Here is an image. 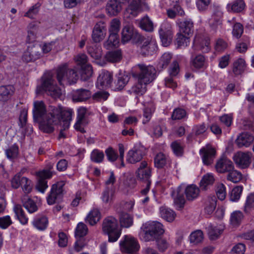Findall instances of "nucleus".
Masks as SVG:
<instances>
[{
    "label": "nucleus",
    "mask_w": 254,
    "mask_h": 254,
    "mask_svg": "<svg viewBox=\"0 0 254 254\" xmlns=\"http://www.w3.org/2000/svg\"><path fill=\"white\" fill-rule=\"evenodd\" d=\"M33 118L39 121L40 130L46 133H51L54 130V126L63 122L64 129L68 128L72 120V109L62 106H50L48 113L46 114V106L42 101L34 102Z\"/></svg>",
    "instance_id": "f257e3e1"
},
{
    "label": "nucleus",
    "mask_w": 254,
    "mask_h": 254,
    "mask_svg": "<svg viewBox=\"0 0 254 254\" xmlns=\"http://www.w3.org/2000/svg\"><path fill=\"white\" fill-rule=\"evenodd\" d=\"M162 225L158 222H147L141 227L140 236L146 242L156 240L157 249L160 252H165L170 246L169 242L165 239L159 238L164 233Z\"/></svg>",
    "instance_id": "f03ea898"
},
{
    "label": "nucleus",
    "mask_w": 254,
    "mask_h": 254,
    "mask_svg": "<svg viewBox=\"0 0 254 254\" xmlns=\"http://www.w3.org/2000/svg\"><path fill=\"white\" fill-rule=\"evenodd\" d=\"M38 94L45 92L54 99L60 98L62 96L61 89L58 87L53 75L49 72L44 74L41 78V84L37 87Z\"/></svg>",
    "instance_id": "7ed1b4c3"
},
{
    "label": "nucleus",
    "mask_w": 254,
    "mask_h": 254,
    "mask_svg": "<svg viewBox=\"0 0 254 254\" xmlns=\"http://www.w3.org/2000/svg\"><path fill=\"white\" fill-rule=\"evenodd\" d=\"M102 230L104 234L108 236L110 242H116L121 234L118 220L112 216L107 217L104 219Z\"/></svg>",
    "instance_id": "20e7f679"
},
{
    "label": "nucleus",
    "mask_w": 254,
    "mask_h": 254,
    "mask_svg": "<svg viewBox=\"0 0 254 254\" xmlns=\"http://www.w3.org/2000/svg\"><path fill=\"white\" fill-rule=\"evenodd\" d=\"M57 79L61 85L75 83L78 75L75 69L69 68L67 64L60 66L56 70Z\"/></svg>",
    "instance_id": "39448f33"
},
{
    "label": "nucleus",
    "mask_w": 254,
    "mask_h": 254,
    "mask_svg": "<svg viewBox=\"0 0 254 254\" xmlns=\"http://www.w3.org/2000/svg\"><path fill=\"white\" fill-rule=\"evenodd\" d=\"M136 71L132 73L133 77L144 83L151 82L156 77V70L152 65L140 64L135 66Z\"/></svg>",
    "instance_id": "423d86ee"
},
{
    "label": "nucleus",
    "mask_w": 254,
    "mask_h": 254,
    "mask_svg": "<svg viewBox=\"0 0 254 254\" xmlns=\"http://www.w3.org/2000/svg\"><path fill=\"white\" fill-rule=\"evenodd\" d=\"M143 39V36L141 35L132 25H127L122 30L121 42L124 44L131 40L133 43H139Z\"/></svg>",
    "instance_id": "0eeeda50"
},
{
    "label": "nucleus",
    "mask_w": 254,
    "mask_h": 254,
    "mask_svg": "<svg viewBox=\"0 0 254 254\" xmlns=\"http://www.w3.org/2000/svg\"><path fill=\"white\" fill-rule=\"evenodd\" d=\"M146 152L145 148L141 144H135L127 154V161L130 164H135L140 162Z\"/></svg>",
    "instance_id": "6e6552de"
},
{
    "label": "nucleus",
    "mask_w": 254,
    "mask_h": 254,
    "mask_svg": "<svg viewBox=\"0 0 254 254\" xmlns=\"http://www.w3.org/2000/svg\"><path fill=\"white\" fill-rule=\"evenodd\" d=\"M120 245L122 252L126 254H132L139 249L136 240L130 235L125 236L124 239L121 241Z\"/></svg>",
    "instance_id": "1a4fd4ad"
},
{
    "label": "nucleus",
    "mask_w": 254,
    "mask_h": 254,
    "mask_svg": "<svg viewBox=\"0 0 254 254\" xmlns=\"http://www.w3.org/2000/svg\"><path fill=\"white\" fill-rule=\"evenodd\" d=\"M135 174L139 181L142 183L151 182V169L146 161L141 162Z\"/></svg>",
    "instance_id": "9d476101"
},
{
    "label": "nucleus",
    "mask_w": 254,
    "mask_h": 254,
    "mask_svg": "<svg viewBox=\"0 0 254 254\" xmlns=\"http://www.w3.org/2000/svg\"><path fill=\"white\" fill-rule=\"evenodd\" d=\"M64 186V183L63 181L52 185L50 193L47 197V203L49 205L54 204L61 198Z\"/></svg>",
    "instance_id": "9b49d317"
},
{
    "label": "nucleus",
    "mask_w": 254,
    "mask_h": 254,
    "mask_svg": "<svg viewBox=\"0 0 254 254\" xmlns=\"http://www.w3.org/2000/svg\"><path fill=\"white\" fill-rule=\"evenodd\" d=\"M160 37L164 47L169 46L172 40L173 33L171 24L167 22L163 23L159 30Z\"/></svg>",
    "instance_id": "f8f14e48"
},
{
    "label": "nucleus",
    "mask_w": 254,
    "mask_h": 254,
    "mask_svg": "<svg viewBox=\"0 0 254 254\" xmlns=\"http://www.w3.org/2000/svg\"><path fill=\"white\" fill-rule=\"evenodd\" d=\"M41 48L39 45H29L22 56L23 61L28 63L39 59L41 56Z\"/></svg>",
    "instance_id": "ddd939ff"
},
{
    "label": "nucleus",
    "mask_w": 254,
    "mask_h": 254,
    "mask_svg": "<svg viewBox=\"0 0 254 254\" xmlns=\"http://www.w3.org/2000/svg\"><path fill=\"white\" fill-rule=\"evenodd\" d=\"M106 33V24L104 22L100 21L97 22L93 28L92 39L95 43L100 42L104 39Z\"/></svg>",
    "instance_id": "4468645a"
},
{
    "label": "nucleus",
    "mask_w": 254,
    "mask_h": 254,
    "mask_svg": "<svg viewBox=\"0 0 254 254\" xmlns=\"http://www.w3.org/2000/svg\"><path fill=\"white\" fill-rule=\"evenodd\" d=\"M52 175V172L48 170H44L37 173L39 179L36 188L39 191L44 193L45 190L48 187L47 181L46 179H50Z\"/></svg>",
    "instance_id": "2eb2a0df"
},
{
    "label": "nucleus",
    "mask_w": 254,
    "mask_h": 254,
    "mask_svg": "<svg viewBox=\"0 0 254 254\" xmlns=\"http://www.w3.org/2000/svg\"><path fill=\"white\" fill-rule=\"evenodd\" d=\"M199 153L201 156L203 163L206 165L211 164L215 157L216 150L209 145L202 148Z\"/></svg>",
    "instance_id": "dca6fc26"
},
{
    "label": "nucleus",
    "mask_w": 254,
    "mask_h": 254,
    "mask_svg": "<svg viewBox=\"0 0 254 254\" xmlns=\"http://www.w3.org/2000/svg\"><path fill=\"white\" fill-rule=\"evenodd\" d=\"M87 111V109L83 107H80L77 110V121L74 125V128L81 133L85 132L84 127L88 123L85 119Z\"/></svg>",
    "instance_id": "f3484780"
},
{
    "label": "nucleus",
    "mask_w": 254,
    "mask_h": 254,
    "mask_svg": "<svg viewBox=\"0 0 254 254\" xmlns=\"http://www.w3.org/2000/svg\"><path fill=\"white\" fill-rule=\"evenodd\" d=\"M251 152H239L237 153L234 156L233 159L238 165L242 168H246L248 167L251 162Z\"/></svg>",
    "instance_id": "a211bd4d"
},
{
    "label": "nucleus",
    "mask_w": 254,
    "mask_h": 254,
    "mask_svg": "<svg viewBox=\"0 0 254 254\" xmlns=\"http://www.w3.org/2000/svg\"><path fill=\"white\" fill-rule=\"evenodd\" d=\"M247 64L243 58H238L234 61L231 65V71L230 73L234 76H238L242 74L245 71Z\"/></svg>",
    "instance_id": "6ab92c4d"
},
{
    "label": "nucleus",
    "mask_w": 254,
    "mask_h": 254,
    "mask_svg": "<svg viewBox=\"0 0 254 254\" xmlns=\"http://www.w3.org/2000/svg\"><path fill=\"white\" fill-rule=\"evenodd\" d=\"M177 24L180 29V32L188 36L191 35L193 32V23L190 19H178Z\"/></svg>",
    "instance_id": "aec40b11"
},
{
    "label": "nucleus",
    "mask_w": 254,
    "mask_h": 254,
    "mask_svg": "<svg viewBox=\"0 0 254 254\" xmlns=\"http://www.w3.org/2000/svg\"><path fill=\"white\" fill-rule=\"evenodd\" d=\"M215 168L217 171L220 173H228L234 169L233 162L225 158L220 159L217 162Z\"/></svg>",
    "instance_id": "412c9836"
},
{
    "label": "nucleus",
    "mask_w": 254,
    "mask_h": 254,
    "mask_svg": "<svg viewBox=\"0 0 254 254\" xmlns=\"http://www.w3.org/2000/svg\"><path fill=\"white\" fill-rule=\"evenodd\" d=\"M122 10V5L117 0H109L106 5L107 14L111 16L117 15Z\"/></svg>",
    "instance_id": "4be33fe9"
},
{
    "label": "nucleus",
    "mask_w": 254,
    "mask_h": 254,
    "mask_svg": "<svg viewBox=\"0 0 254 254\" xmlns=\"http://www.w3.org/2000/svg\"><path fill=\"white\" fill-rule=\"evenodd\" d=\"M254 136L248 132L240 134L236 140V143L239 147L249 146L254 141Z\"/></svg>",
    "instance_id": "5701e85b"
},
{
    "label": "nucleus",
    "mask_w": 254,
    "mask_h": 254,
    "mask_svg": "<svg viewBox=\"0 0 254 254\" xmlns=\"http://www.w3.org/2000/svg\"><path fill=\"white\" fill-rule=\"evenodd\" d=\"M113 80L112 74L108 71H103L97 78V86L102 88L110 85Z\"/></svg>",
    "instance_id": "b1692460"
},
{
    "label": "nucleus",
    "mask_w": 254,
    "mask_h": 254,
    "mask_svg": "<svg viewBox=\"0 0 254 254\" xmlns=\"http://www.w3.org/2000/svg\"><path fill=\"white\" fill-rule=\"evenodd\" d=\"M91 96V93L89 90L81 88L73 92L72 100L74 102H83Z\"/></svg>",
    "instance_id": "393cba45"
},
{
    "label": "nucleus",
    "mask_w": 254,
    "mask_h": 254,
    "mask_svg": "<svg viewBox=\"0 0 254 254\" xmlns=\"http://www.w3.org/2000/svg\"><path fill=\"white\" fill-rule=\"evenodd\" d=\"M140 42V54L144 56L152 55L155 50L154 46L151 44L148 39H146L143 37L142 40Z\"/></svg>",
    "instance_id": "a878e982"
},
{
    "label": "nucleus",
    "mask_w": 254,
    "mask_h": 254,
    "mask_svg": "<svg viewBox=\"0 0 254 254\" xmlns=\"http://www.w3.org/2000/svg\"><path fill=\"white\" fill-rule=\"evenodd\" d=\"M14 87L8 85L0 86V101L6 102L8 101L14 94Z\"/></svg>",
    "instance_id": "bb28decb"
},
{
    "label": "nucleus",
    "mask_w": 254,
    "mask_h": 254,
    "mask_svg": "<svg viewBox=\"0 0 254 254\" xmlns=\"http://www.w3.org/2000/svg\"><path fill=\"white\" fill-rule=\"evenodd\" d=\"M87 53L93 59L97 60L101 59L102 50L100 46L97 45L89 44L86 47Z\"/></svg>",
    "instance_id": "cd10ccee"
},
{
    "label": "nucleus",
    "mask_w": 254,
    "mask_h": 254,
    "mask_svg": "<svg viewBox=\"0 0 254 254\" xmlns=\"http://www.w3.org/2000/svg\"><path fill=\"white\" fill-rule=\"evenodd\" d=\"M171 195L174 199V204L179 209L182 208L185 203V199L183 192H181V188L179 187L176 190L172 191Z\"/></svg>",
    "instance_id": "c85d7f7f"
},
{
    "label": "nucleus",
    "mask_w": 254,
    "mask_h": 254,
    "mask_svg": "<svg viewBox=\"0 0 254 254\" xmlns=\"http://www.w3.org/2000/svg\"><path fill=\"white\" fill-rule=\"evenodd\" d=\"M32 224L38 230L43 231L47 227L48 220L45 216L38 215L34 218Z\"/></svg>",
    "instance_id": "c756f323"
},
{
    "label": "nucleus",
    "mask_w": 254,
    "mask_h": 254,
    "mask_svg": "<svg viewBox=\"0 0 254 254\" xmlns=\"http://www.w3.org/2000/svg\"><path fill=\"white\" fill-rule=\"evenodd\" d=\"M224 230V226L221 225L217 226L210 225L208 227V234L210 239L216 240L219 238Z\"/></svg>",
    "instance_id": "7c9ffc66"
},
{
    "label": "nucleus",
    "mask_w": 254,
    "mask_h": 254,
    "mask_svg": "<svg viewBox=\"0 0 254 254\" xmlns=\"http://www.w3.org/2000/svg\"><path fill=\"white\" fill-rule=\"evenodd\" d=\"M23 206L30 213H34L38 210V207L36 203L27 195L23 196L22 198Z\"/></svg>",
    "instance_id": "2f4dec72"
},
{
    "label": "nucleus",
    "mask_w": 254,
    "mask_h": 254,
    "mask_svg": "<svg viewBox=\"0 0 254 254\" xmlns=\"http://www.w3.org/2000/svg\"><path fill=\"white\" fill-rule=\"evenodd\" d=\"M101 215L99 209H93L88 213L86 218V221L91 225L96 224L101 219Z\"/></svg>",
    "instance_id": "473e14b6"
},
{
    "label": "nucleus",
    "mask_w": 254,
    "mask_h": 254,
    "mask_svg": "<svg viewBox=\"0 0 254 254\" xmlns=\"http://www.w3.org/2000/svg\"><path fill=\"white\" fill-rule=\"evenodd\" d=\"M199 193V189L195 185L188 186L185 190L186 198L188 200H193L196 198Z\"/></svg>",
    "instance_id": "72a5a7b5"
},
{
    "label": "nucleus",
    "mask_w": 254,
    "mask_h": 254,
    "mask_svg": "<svg viewBox=\"0 0 254 254\" xmlns=\"http://www.w3.org/2000/svg\"><path fill=\"white\" fill-rule=\"evenodd\" d=\"M129 79L128 75L124 74H119L117 76V79L115 81V91L122 90L127 83Z\"/></svg>",
    "instance_id": "f704fd0d"
},
{
    "label": "nucleus",
    "mask_w": 254,
    "mask_h": 254,
    "mask_svg": "<svg viewBox=\"0 0 254 254\" xmlns=\"http://www.w3.org/2000/svg\"><path fill=\"white\" fill-rule=\"evenodd\" d=\"M194 44L197 46V49L203 53H207L210 50L209 40L208 38L203 39L195 37L194 40Z\"/></svg>",
    "instance_id": "c9c22d12"
},
{
    "label": "nucleus",
    "mask_w": 254,
    "mask_h": 254,
    "mask_svg": "<svg viewBox=\"0 0 254 254\" xmlns=\"http://www.w3.org/2000/svg\"><path fill=\"white\" fill-rule=\"evenodd\" d=\"M144 83L137 80V83L135 84L131 88L128 90L130 94H134L136 95H142L146 92V85Z\"/></svg>",
    "instance_id": "e433bc0d"
},
{
    "label": "nucleus",
    "mask_w": 254,
    "mask_h": 254,
    "mask_svg": "<svg viewBox=\"0 0 254 254\" xmlns=\"http://www.w3.org/2000/svg\"><path fill=\"white\" fill-rule=\"evenodd\" d=\"M13 210L16 218L22 224L24 225L27 223L28 219L20 205H15Z\"/></svg>",
    "instance_id": "4c0bfd02"
},
{
    "label": "nucleus",
    "mask_w": 254,
    "mask_h": 254,
    "mask_svg": "<svg viewBox=\"0 0 254 254\" xmlns=\"http://www.w3.org/2000/svg\"><path fill=\"white\" fill-rule=\"evenodd\" d=\"M216 197L215 196H208L205 201V212L209 215L212 214L216 206Z\"/></svg>",
    "instance_id": "58836bf2"
},
{
    "label": "nucleus",
    "mask_w": 254,
    "mask_h": 254,
    "mask_svg": "<svg viewBox=\"0 0 254 254\" xmlns=\"http://www.w3.org/2000/svg\"><path fill=\"white\" fill-rule=\"evenodd\" d=\"M115 196V189L114 187H107L103 192L102 199L107 203H111L114 199Z\"/></svg>",
    "instance_id": "ea45409f"
},
{
    "label": "nucleus",
    "mask_w": 254,
    "mask_h": 254,
    "mask_svg": "<svg viewBox=\"0 0 254 254\" xmlns=\"http://www.w3.org/2000/svg\"><path fill=\"white\" fill-rule=\"evenodd\" d=\"M5 155L7 158L12 161L16 159L19 154V148L16 144H14L5 149Z\"/></svg>",
    "instance_id": "a19ab883"
},
{
    "label": "nucleus",
    "mask_w": 254,
    "mask_h": 254,
    "mask_svg": "<svg viewBox=\"0 0 254 254\" xmlns=\"http://www.w3.org/2000/svg\"><path fill=\"white\" fill-rule=\"evenodd\" d=\"M161 217L168 222H172L176 217L175 212L172 209L162 207L160 209Z\"/></svg>",
    "instance_id": "79ce46f5"
},
{
    "label": "nucleus",
    "mask_w": 254,
    "mask_h": 254,
    "mask_svg": "<svg viewBox=\"0 0 254 254\" xmlns=\"http://www.w3.org/2000/svg\"><path fill=\"white\" fill-rule=\"evenodd\" d=\"M169 162L168 158L163 153H158L154 158V165L157 168H163Z\"/></svg>",
    "instance_id": "37998d69"
},
{
    "label": "nucleus",
    "mask_w": 254,
    "mask_h": 254,
    "mask_svg": "<svg viewBox=\"0 0 254 254\" xmlns=\"http://www.w3.org/2000/svg\"><path fill=\"white\" fill-rule=\"evenodd\" d=\"M140 27L147 32L153 31V23L148 16L143 17L139 21Z\"/></svg>",
    "instance_id": "c03bdc74"
},
{
    "label": "nucleus",
    "mask_w": 254,
    "mask_h": 254,
    "mask_svg": "<svg viewBox=\"0 0 254 254\" xmlns=\"http://www.w3.org/2000/svg\"><path fill=\"white\" fill-rule=\"evenodd\" d=\"M119 43V38L118 33H110L108 39L104 43V46L107 49L116 46Z\"/></svg>",
    "instance_id": "a18cd8bd"
},
{
    "label": "nucleus",
    "mask_w": 254,
    "mask_h": 254,
    "mask_svg": "<svg viewBox=\"0 0 254 254\" xmlns=\"http://www.w3.org/2000/svg\"><path fill=\"white\" fill-rule=\"evenodd\" d=\"M120 223L121 226L128 228L132 225V217L126 212H122L120 214Z\"/></svg>",
    "instance_id": "49530a36"
},
{
    "label": "nucleus",
    "mask_w": 254,
    "mask_h": 254,
    "mask_svg": "<svg viewBox=\"0 0 254 254\" xmlns=\"http://www.w3.org/2000/svg\"><path fill=\"white\" fill-rule=\"evenodd\" d=\"M245 3L243 0H235L228 5L234 12H241L245 8Z\"/></svg>",
    "instance_id": "de8ad7c7"
},
{
    "label": "nucleus",
    "mask_w": 254,
    "mask_h": 254,
    "mask_svg": "<svg viewBox=\"0 0 254 254\" xmlns=\"http://www.w3.org/2000/svg\"><path fill=\"white\" fill-rule=\"evenodd\" d=\"M203 239V232L199 230L192 232L190 236V243L193 245H197L201 243Z\"/></svg>",
    "instance_id": "09e8293b"
},
{
    "label": "nucleus",
    "mask_w": 254,
    "mask_h": 254,
    "mask_svg": "<svg viewBox=\"0 0 254 254\" xmlns=\"http://www.w3.org/2000/svg\"><path fill=\"white\" fill-rule=\"evenodd\" d=\"M106 60L112 63L118 62L122 58V53L120 50L109 52L106 55Z\"/></svg>",
    "instance_id": "8fccbe9b"
},
{
    "label": "nucleus",
    "mask_w": 254,
    "mask_h": 254,
    "mask_svg": "<svg viewBox=\"0 0 254 254\" xmlns=\"http://www.w3.org/2000/svg\"><path fill=\"white\" fill-rule=\"evenodd\" d=\"M93 73L92 67L90 64L83 65L81 67V78L83 80H86L91 77Z\"/></svg>",
    "instance_id": "3c124183"
},
{
    "label": "nucleus",
    "mask_w": 254,
    "mask_h": 254,
    "mask_svg": "<svg viewBox=\"0 0 254 254\" xmlns=\"http://www.w3.org/2000/svg\"><path fill=\"white\" fill-rule=\"evenodd\" d=\"M242 179V174L234 169L229 171L227 175V180L231 181L234 183L239 182Z\"/></svg>",
    "instance_id": "603ef678"
},
{
    "label": "nucleus",
    "mask_w": 254,
    "mask_h": 254,
    "mask_svg": "<svg viewBox=\"0 0 254 254\" xmlns=\"http://www.w3.org/2000/svg\"><path fill=\"white\" fill-rule=\"evenodd\" d=\"M191 62L192 65L195 68H201L205 65V58L203 56L198 55L195 58H192Z\"/></svg>",
    "instance_id": "864d4df0"
},
{
    "label": "nucleus",
    "mask_w": 254,
    "mask_h": 254,
    "mask_svg": "<svg viewBox=\"0 0 254 254\" xmlns=\"http://www.w3.org/2000/svg\"><path fill=\"white\" fill-rule=\"evenodd\" d=\"M243 218V214L242 212L240 211H234L231 215V223L234 226H238L240 224Z\"/></svg>",
    "instance_id": "5fc2aeb1"
},
{
    "label": "nucleus",
    "mask_w": 254,
    "mask_h": 254,
    "mask_svg": "<svg viewBox=\"0 0 254 254\" xmlns=\"http://www.w3.org/2000/svg\"><path fill=\"white\" fill-rule=\"evenodd\" d=\"M252 210H254V193L247 196L244 209L246 213H250Z\"/></svg>",
    "instance_id": "6e6d98bb"
},
{
    "label": "nucleus",
    "mask_w": 254,
    "mask_h": 254,
    "mask_svg": "<svg viewBox=\"0 0 254 254\" xmlns=\"http://www.w3.org/2000/svg\"><path fill=\"white\" fill-rule=\"evenodd\" d=\"M88 232V228L86 225L82 223H79L75 229V236L76 238H81L85 236Z\"/></svg>",
    "instance_id": "4d7b16f0"
},
{
    "label": "nucleus",
    "mask_w": 254,
    "mask_h": 254,
    "mask_svg": "<svg viewBox=\"0 0 254 254\" xmlns=\"http://www.w3.org/2000/svg\"><path fill=\"white\" fill-rule=\"evenodd\" d=\"M104 158V153L98 149L93 150L90 155V158L92 161L99 163L103 161Z\"/></svg>",
    "instance_id": "13d9d810"
},
{
    "label": "nucleus",
    "mask_w": 254,
    "mask_h": 254,
    "mask_svg": "<svg viewBox=\"0 0 254 254\" xmlns=\"http://www.w3.org/2000/svg\"><path fill=\"white\" fill-rule=\"evenodd\" d=\"M172 55L170 53H164L160 59L158 64V67L160 68H164L167 67L172 59Z\"/></svg>",
    "instance_id": "bf43d9fd"
},
{
    "label": "nucleus",
    "mask_w": 254,
    "mask_h": 254,
    "mask_svg": "<svg viewBox=\"0 0 254 254\" xmlns=\"http://www.w3.org/2000/svg\"><path fill=\"white\" fill-rule=\"evenodd\" d=\"M223 12L220 8L217 6L215 8L212 16V20L217 23V27H220L222 25V18Z\"/></svg>",
    "instance_id": "052dcab7"
},
{
    "label": "nucleus",
    "mask_w": 254,
    "mask_h": 254,
    "mask_svg": "<svg viewBox=\"0 0 254 254\" xmlns=\"http://www.w3.org/2000/svg\"><path fill=\"white\" fill-rule=\"evenodd\" d=\"M140 0H132L127 9L128 12L134 16H136L137 15V11L140 8Z\"/></svg>",
    "instance_id": "680f3d73"
},
{
    "label": "nucleus",
    "mask_w": 254,
    "mask_h": 254,
    "mask_svg": "<svg viewBox=\"0 0 254 254\" xmlns=\"http://www.w3.org/2000/svg\"><path fill=\"white\" fill-rule=\"evenodd\" d=\"M243 191L242 186H237L233 188L230 194V199L232 201H238Z\"/></svg>",
    "instance_id": "e2e57ef3"
},
{
    "label": "nucleus",
    "mask_w": 254,
    "mask_h": 254,
    "mask_svg": "<svg viewBox=\"0 0 254 254\" xmlns=\"http://www.w3.org/2000/svg\"><path fill=\"white\" fill-rule=\"evenodd\" d=\"M20 186H21L22 190L25 193H30L32 189V185L31 180L25 177H22V178Z\"/></svg>",
    "instance_id": "0e129e2a"
},
{
    "label": "nucleus",
    "mask_w": 254,
    "mask_h": 254,
    "mask_svg": "<svg viewBox=\"0 0 254 254\" xmlns=\"http://www.w3.org/2000/svg\"><path fill=\"white\" fill-rule=\"evenodd\" d=\"M110 94L106 91H99L92 95V99L97 102L106 101L109 97Z\"/></svg>",
    "instance_id": "69168bd1"
},
{
    "label": "nucleus",
    "mask_w": 254,
    "mask_h": 254,
    "mask_svg": "<svg viewBox=\"0 0 254 254\" xmlns=\"http://www.w3.org/2000/svg\"><path fill=\"white\" fill-rule=\"evenodd\" d=\"M214 181L213 176L210 174H206L202 178L200 182V186L202 189L205 190L208 185H212Z\"/></svg>",
    "instance_id": "338daca9"
},
{
    "label": "nucleus",
    "mask_w": 254,
    "mask_h": 254,
    "mask_svg": "<svg viewBox=\"0 0 254 254\" xmlns=\"http://www.w3.org/2000/svg\"><path fill=\"white\" fill-rule=\"evenodd\" d=\"M171 148L174 154L177 156H181L184 153V149L182 144L177 141H175L171 143Z\"/></svg>",
    "instance_id": "774afa93"
}]
</instances>
